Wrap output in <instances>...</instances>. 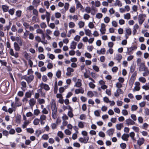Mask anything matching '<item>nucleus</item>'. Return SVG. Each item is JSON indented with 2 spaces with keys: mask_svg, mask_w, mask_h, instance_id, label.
<instances>
[{
  "mask_svg": "<svg viewBox=\"0 0 149 149\" xmlns=\"http://www.w3.org/2000/svg\"><path fill=\"white\" fill-rule=\"evenodd\" d=\"M74 1L76 4V8L77 9L80 8V10H81L84 9L80 2L78 0H74Z\"/></svg>",
  "mask_w": 149,
  "mask_h": 149,
  "instance_id": "8",
  "label": "nucleus"
},
{
  "mask_svg": "<svg viewBox=\"0 0 149 149\" xmlns=\"http://www.w3.org/2000/svg\"><path fill=\"white\" fill-rule=\"evenodd\" d=\"M67 71L66 75L70 76L71 75V73L74 72V70L72 68L69 67L67 68Z\"/></svg>",
  "mask_w": 149,
  "mask_h": 149,
  "instance_id": "12",
  "label": "nucleus"
},
{
  "mask_svg": "<svg viewBox=\"0 0 149 149\" xmlns=\"http://www.w3.org/2000/svg\"><path fill=\"white\" fill-rule=\"evenodd\" d=\"M138 108V107L136 105H133L131 107V110L132 111H136Z\"/></svg>",
  "mask_w": 149,
  "mask_h": 149,
  "instance_id": "62",
  "label": "nucleus"
},
{
  "mask_svg": "<svg viewBox=\"0 0 149 149\" xmlns=\"http://www.w3.org/2000/svg\"><path fill=\"white\" fill-rule=\"evenodd\" d=\"M29 31L26 30V31L24 33L23 35V38L24 39H26L27 38V36L29 34Z\"/></svg>",
  "mask_w": 149,
  "mask_h": 149,
  "instance_id": "39",
  "label": "nucleus"
},
{
  "mask_svg": "<svg viewBox=\"0 0 149 149\" xmlns=\"http://www.w3.org/2000/svg\"><path fill=\"white\" fill-rule=\"evenodd\" d=\"M46 116L43 114H42L40 116L39 119L40 120H46Z\"/></svg>",
  "mask_w": 149,
  "mask_h": 149,
  "instance_id": "54",
  "label": "nucleus"
},
{
  "mask_svg": "<svg viewBox=\"0 0 149 149\" xmlns=\"http://www.w3.org/2000/svg\"><path fill=\"white\" fill-rule=\"evenodd\" d=\"M77 45V43L74 41L72 42L70 47V48L72 49H74Z\"/></svg>",
  "mask_w": 149,
  "mask_h": 149,
  "instance_id": "18",
  "label": "nucleus"
},
{
  "mask_svg": "<svg viewBox=\"0 0 149 149\" xmlns=\"http://www.w3.org/2000/svg\"><path fill=\"white\" fill-rule=\"evenodd\" d=\"M116 127L117 130H120L121 128L123 127V124H117L116 125Z\"/></svg>",
  "mask_w": 149,
  "mask_h": 149,
  "instance_id": "43",
  "label": "nucleus"
},
{
  "mask_svg": "<svg viewBox=\"0 0 149 149\" xmlns=\"http://www.w3.org/2000/svg\"><path fill=\"white\" fill-rule=\"evenodd\" d=\"M9 53L11 55L14 56L15 57L17 58L18 56V54L16 52L15 54L13 49L11 48L10 49Z\"/></svg>",
  "mask_w": 149,
  "mask_h": 149,
  "instance_id": "17",
  "label": "nucleus"
},
{
  "mask_svg": "<svg viewBox=\"0 0 149 149\" xmlns=\"http://www.w3.org/2000/svg\"><path fill=\"white\" fill-rule=\"evenodd\" d=\"M146 17L145 15L141 14L139 15L138 16V21L139 24H141L145 20Z\"/></svg>",
  "mask_w": 149,
  "mask_h": 149,
  "instance_id": "4",
  "label": "nucleus"
},
{
  "mask_svg": "<svg viewBox=\"0 0 149 149\" xmlns=\"http://www.w3.org/2000/svg\"><path fill=\"white\" fill-rule=\"evenodd\" d=\"M69 17L70 20H73L75 22L78 20L79 19L78 16L77 15H70Z\"/></svg>",
  "mask_w": 149,
  "mask_h": 149,
  "instance_id": "13",
  "label": "nucleus"
},
{
  "mask_svg": "<svg viewBox=\"0 0 149 149\" xmlns=\"http://www.w3.org/2000/svg\"><path fill=\"white\" fill-rule=\"evenodd\" d=\"M2 8L3 11L5 12H7L8 9V7L6 5L2 6Z\"/></svg>",
  "mask_w": 149,
  "mask_h": 149,
  "instance_id": "49",
  "label": "nucleus"
},
{
  "mask_svg": "<svg viewBox=\"0 0 149 149\" xmlns=\"http://www.w3.org/2000/svg\"><path fill=\"white\" fill-rule=\"evenodd\" d=\"M95 6L96 7H99L100 5V2L98 0H97L95 1Z\"/></svg>",
  "mask_w": 149,
  "mask_h": 149,
  "instance_id": "55",
  "label": "nucleus"
},
{
  "mask_svg": "<svg viewBox=\"0 0 149 149\" xmlns=\"http://www.w3.org/2000/svg\"><path fill=\"white\" fill-rule=\"evenodd\" d=\"M114 5L116 6H118L119 7H121L122 6V4L120 1L116 0L114 4Z\"/></svg>",
  "mask_w": 149,
  "mask_h": 149,
  "instance_id": "29",
  "label": "nucleus"
},
{
  "mask_svg": "<svg viewBox=\"0 0 149 149\" xmlns=\"http://www.w3.org/2000/svg\"><path fill=\"white\" fill-rule=\"evenodd\" d=\"M144 113L146 116L149 115V109L148 108H146L144 110Z\"/></svg>",
  "mask_w": 149,
  "mask_h": 149,
  "instance_id": "64",
  "label": "nucleus"
},
{
  "mask_svg": "<svg viewBox=\"0 0 149 149\" xmlns=\"http://www.w3.org/2000/svg\"><path fill=\"white\" fill-rule=\"evenodd\" d=\"M40 0H33L32 2V4L34 5L38 6L40 3Z\"/></svg>",
  "mask_w": 149,
  "mask_h": 149,
  "instance_id": "42",
  "label": "nucleus"
},
{
  "mask_svg": "<svg viewBox=\"0 0 149 149\" xmlns=\"http://www.w3.org/2000/svg\"><path fill=\"white\" fill-rule=\"evenodd\" d=\"M16 108H15L14 107H13V108H9L8 110V111L10 113H12L13 111H15L16 110Z\"/></svg>",
  "mask_w": 149,
  "mask_h": 149,
  "instance_id": "38",
  "label": "nucleus"
},
{
  "mask_svg": "<svg viewBox=\"0 0 149 149\" xmlns=\"http://www.w3.org/2000/svg\"><path fill=\"white\" fill-rule=\"evenodd\" d=\"M32 95V92L30 91L26 92L25 94V96L26 98L30 97Z\"/></svg>",
  "mask_w": 149,
  "mask_h": 149,
  "instance_id": "34",
  "label": "nucleus"
},
{
  "mask_svg": "<svg viewBox=\"0 0 149 149\" xmlns=\"http://www.w3.org/2000/svg\"><path fill=\"white\" fill-rule=\"evenodd\" d=\"M122 58V56L120 54H116L115 57V59L118 61V62H120Z\"/></svg>",
  "mask_w": 149,
  "mask_h": 149,
  "instance_id": "21",
  "label": "nucleus"
},
{
  "mask_svg": "<svg viewBox=\"0 0 149 149\" xmlns=\"http://www.w3.org/2000/svg\"><path fill=\"white\" fill-rule=\"evenodd\" d=\"M143 71H144V72L143 73V76L144 77H146L148 75H149V70H148V68L145 70H143Z\"/></svg>",
  "mask_w": 149,
  "mask_h": 149,
  "instance_id": "30",
  "label": "nucleus"
},
{
  "mask_svg": "<svg viewBox=\"0 0 149 149\" xmlns=\"http://www.w3.org/2000/svg\"><path fill=\"white\" fill-rule=\"evenodd\" d=\"M87 95L88 96L90 97H92L94 96L93 92L91 91H88L87 93Z\"/></svg>",
  "mask_w": 149,
  "mask_h": 149,
  "instance_id": "53",
  "label": "nucleus"
},
{
  "mask_svg": "<svg viewBox=\"0 0 149 149\" xmlns=\"http://www.w3.org/2000/svg\"><path fill=\"white\" fill-rule=\"evenodd\" d=\"M135 80L131 78L130 79L129 81V84L131 87H132Z\"/></svg>",
  "mask_w": 149,
  "mask_h": 149,
  "instance_id": "52",
  "label": "nucleus"
},
{
  "mask_svg": "<svg viewBox=\"0 0 149 149\" xmlns=\"http://www.w3.org/2000/svg\"><path fill=\"white\" fill-rule=\"evenodd\" d=\"M37 101L40 104H44L45 102V100L43 99L39 98L38 99Z\"/></svg>",
  "mask_w": 149,
  "mask_h": 149,
  "instance_id": "37",
  "label": "nucleus"
},
{
  "mask_svg": "<svg viewBox=\"0 0 149 149\" xmlns=\"http://www.w3.org/2000/svg\"><path fill=\"white\" fill-rule=\"evenodd\" d=\"M139 67V70L140 72L143 71V70L147 69V68L145 66L144 63H142L140 65H138Z\"/></svg>",
  "mask_w": 149,
  "mask_h": 149,
  "instance_id": "10",
  "label": "nucleus"
},
{
  "mask_svg": "<svg viewBox=\"0 0 149 149\" xmlns=\"http://www.w3.org/2000/svg\"><path fill=\"white\" fill-rule=\"evenodd\" d=\"M91 8L90 7H86L85 8V11L88 13H89L91 12Z\"/></svg>",
  "mask_w": 149,
  "mask_h": 149,
  "instance_id": "58",
  "label": "nucleus"
},
{
  "mask_svg": "<svg viewBox=\"0 0 149 149\" xmlns=\"http://www.w3.org/2000/svg\"><path fill=\"white\" fill-rule=\"evenodd\" d=\"M125 124L127 125H135V123L130 118L127 119L125 120Z\"/></svg>",
  "mask_w": 149,
  "mask_h": 149,
  "instance_id": "6",
  "label": "nucleus"
},
{
  "mask_svg": "<svg viewBox=\"0 0 149 149\" xmlns=\"http://www.w3.org/2000/svg\"><path fill=\"white\" fill-rule=\"evenodd\" d=\"M76 8L74 6L71 7L69 9V12L72 13H75L76 11Z\"/></svg>",
  "mask_w": 149,
  "mask_h": 149,
  "instance_id": "33",
  "label": "nucleus"
},
{
  "mask_svg": "<svg viewBox=\"0 0 149 149\" xmlns=\"http://www.w3.org/2000/svg\"><path fill=\"white\" fill-rule=\"evenodd\" d=\"M76 31L74 29H71L68 31V33L67 35V36L68 37H70L72 33H75Z\"/></svg>",
  "mask_w": 149,
  "mask_h": 149,
  "instance_id": "31",
  "label": "nucleus"
},
{
  "mask_svg": "<svg viewBox=\"0 0 149 149\" xmlns=\"http://www.w3.org/2000/svg\"><path fill=\"white\" fill-rule=\"evenodd\" d=\"M6 83H3L1 86V89L3 92H5L6 91L7 87L5 86Z\"/></svg>",
  "mask_w": 149,
  "mask_h": 149,
  "instance_id": "22",
  "label": "nucleus"
},
{
  "mask_svg": "<svg viewBox=\"0 0 149 149\" xmlns=\"http://www.w3.org/2000/svg\"><path fill=\"white\" fill-rule=\"evenodd\" d=\"M38 58L40 60H43L45 58V57L44 54H41L38 55Z\"/></svg>",
  "mask_w": 149,
  "mask_h": 149,
  "instance_id": "59",
  "label": "nucleus"
},
{
  "mask_svg": "<svg viewBox=\"0 0 149 149\" xmlns=\"http://www.w3.org/2000/svg\"><path fill=\"white\" fill-rule=\"evenodd\" d=\"M126 33L125 34V36L126 39L128 38V36L131 34L132 31L131 29L129 28H127L125 29Z\"/></svg>",
  "mask_w": 149,
  "mask_h": 149,
  "instance_id": "7",
  "label": "nucleus"
},
{
  "mask_svg": "<svg viewBox=\"0 0 149 149\" xmlns=\"http://www.w3.org/2000/svg\"><path fill=\"white\" fill-rule=\"evenodd\" d=\"M106 52V49L104 48H101L100 50H97V53L99 54H104Z\"/></svg>",
  "mask_w": 149,
  "mask_h": 149,
  "instance_id": "20",
  "label": "nucleus"
},
{
  "mask_svg": "<svg viewBox=\"0 0 149 149\" xmlns=\"http://www.w3.org/2000/svg\"><path fill=\"white\" fill-rule=\"evenodd\" d=\"M144 142V139L143 138H139L137 141V143L139 145L138 146H140Z\"/></svg>",
  "mask_w": 149,
  "mask_h": 149,
  "instance_id": "23",
  "label": "nucleus"
},
{
  "mask_svg": "<svg viewBox=\"0 0 149 149\" xmlns=\"http://www.w3.org/2000/svg\"><path fill=\"white\" fill-rule=\"evenodd\" d=\"M40 87L41 88L44 89L46 91H48L50 89V87L48 85L42 83L40 84Z\"/></svg>",
  "mask_w": 149,
  "mask_h": 149,
  "instance_id": "11",
  "label": "nucleus"
},
{
  "mask_svg": "<svg viewBox=\"0 0 149 149\" xmlns=\"http://www.w3.org/2000/svg\"><path fill=\"white\" fill-rule=\"evenodd\" d=\"M30 123V122L29 120H26V121H25L24 122L23 124L22 125V127L24 129L26 128Z\"/></svg>",
  "mask_w": 149,
  "mask_h": 149,
  "instance_id": "26",
  "label": "nucleus"
},
{
  "mask_svg": "<svg viewBox=\"0 0 149 149\" xmlns=\"http://www.w3.org/2000/svg\"><path fill=\"white\" fill-rule=\"evenodd\" d=\"M72 80L75 82L74 86L77 88H79L82 86V80L80 79H77L76 77H74L72 78Z\"/></svg>",
  "mask_w": 149,
  "mask_h": 149,
  "instance_id": "2",
  "label": "nucleus"
},
{
  "mask_svg": "<svg viewBox=\"0 0 149 149\" xmlns=\"http://www.w3.org/2000/svg\"><path fill=\"white\" fill-rule=\"evenodd\" d=\"M68 26L70 28H73L75 27V24L74 22H71L68 23Z\"/></svg>",
  "mask_w": 149,
  "mask_h": 149,
  "instance_id": "40",
  "label": "nucleus"
},
{
  "mask_svg": "<svg viewBox=\"0 0 149 149\" xmlns=\"http://www.w3.org/2000/svg\"><path fill=\"white\" fill-rule=\"evenodd\" d=\"M124 18L125 19H129L130 18L131 16L130 13H127L124 15Z\"/></svg>",
  "mask_w": 149,
  "mask_h": 149,
  "instance_id": "41",
  "label": "nucleus"
},
{
  "mask_svg": "<svg viewBox=\"0 0 149 149\" xmlns=\"http://www.w3.org/2000/svg\"><path fill=\"white\" fill-rule=\"evenodd\" d=\"M51 107L52 110V116L53 118L55 119L56 118L57 113V108L56 107V103L55 101L52 99L50 103Z\"/></svg>",
  "mask_w": 149,
  "mask_h": 149,
  "instance_id": "1",
  "label": "nucleus"
},
{
  "mask_svg": "<svg viewBox=\"0 0 149 149\" xmlns=\"http://www.w3.org/2000/svg\"><path fill=\"white\" fill-rule=\"evenodd\" d=\"M15 9L14 8L10 9L8 10V13L11 15H13L14 13Z\"/></svg>",
  "mask_w": 149,
  "mask_h": 149,
  "instance_id": "46",
  "label": "nucleus"
},
{
  "mask_svg": "<svg viewBox=\"0 0 149 149\" xmlns=\"http://www.w3.org/2000/svg\"><path fill=\"white\" fill-rule=\"evenodd\" d=\"M21 116L20 115H18L16 117V121L17 123H19L20 122Z\"/></svg>",
  "mask_w": 149,
  "mask_h": 149,
  "instance_id": "56",
  "label": "nucleus"
},
{
  "mask_svg": "<svg viewBox=\"0 0 149 149\" xmlns=\"http://www.w3.org/2000/svg\"><path fill=\"white\" fill-rule=\"evenodd\" d=\"M55 17L56 18H59L61 17V14L58 12H56L55 13Z\"/></svg>",
  "mask_w": 149,
  "mask_h": 149,
  "instance_id": "50",
  "label": "nucleus"
},
{
  "mask_svg": "<svg viewBox=\"0 0 149 149\" xmlns=\"http://www.w3.org/2000/svg\"><path fill=\"white\" fill-rule=\"evenodd\" d=\"M44 5L46 6L47 9H48L50 5V3L49 1H45L44 2Z\"/></svg>",
  "mask_w": 149,
  "mask_h": 149,
  "instance_id": "48",
  "label": "nucleus"
},
{
  "mask_svg": "<svg viewBox=\"0 0 149 149\" xmlns=\"http://www.w3.org/2000/svg\"><path fill=\"white\" fill-rule=\"evenodd\" d=\"M23 25L25 27V29H28L29 27V24L25 22H24Z\"/></svg>",
  "mask_w": 149,
  "mask_h": 149,
  "instance_id": "60",
  "label": "nucleus"
},
{
  "mask_svg": "<svg viewBox=\"0 0 149 149\" xmlns=\"http://www.w3.org/2000/svg\"><path fill=\"white\" fill-rule=\"evenodd\" d=\"M137 47L136 46H134L132 47H131L127 48V53L129 55L135 49H136Z\"/></svg>",
  "mask_w": 149,
  "mask_h": 149,
  "instance_id": "14",
  "label": "nucleus"
},
{
  "mask_svg": "<svg viewBox=\"0 0 149 149\" xmlns=\"http://www.w3.org/2000/svg\"><path fill=\"white\" fill-rule=\"evenodd\" d=\"M88 85L89 87L92 89L94 88L95 86V85L93 83V82H89Z\"/></svg>",
  "mask_w": 149,
  "mask_h": 149,
  "instance_id": "51",
  "label": "nucleus"
},
{
  "mask_svg": "<svg viewBox=\"0 0 149 149\" xmlns=\"http://www.w3.org/2000/svg\"><path fill=\"white\" fill-rule=\"evenodd\" d=\"M78 25L79 28H82L84 26L85 23L82 21H80L78 22Z\"/></svg>",
  "mask_w": 149,
  "mask_h": 149,
  "instance_id": "24",
  "label": "nucleus"
},
{
  "mask_svg": "<svg viewBox=\"0 0 149 149\" xmlns=\"http://www.w3.org/2000/svg\"><path fill=\"white\" fill-rule=\"evenodd\" d=\"M114 132V129H111L108 130L107 132V133L109 136L112 135Z\"/></svg>",
  "mask_w": 149,
  "mask_h": 149,
  "instance_id": "32",
  "label": "nucleus"
},
{
  "mask_svg": "<svg viewBox=\"0 0 149 149\" xmlns=\"http://www.w3.org/2000/svg\"><path fill=\"white\" fill-rule=\"evenodd\" d=\"M14 49L16 51H19L20 50V47L17 43L14 42Z\"/></svg>",
  "mask_w": 149,
  "mask_h": 149,
  "instance_id": "28",
  "label": "nucleus"
},
{
  "mask_svg": "<svg viewBox=\"0 0 149 149\" xmlns=\"http://www.w3.org/2000/svg\"><path fill=\"white\" fill-rule=\"evenodd\" d=\"M22 11L20 10H17L16 12L15 15L17 17H20L21 15Z\"/></svg>",
  "mask_w": 149,
  "mask_h": 149,
  "instance_id": "35",
  "label": "nucleus"
},
{
  "mask_svg": "<svg viewBox=\"0 0 149 149\" xmlns=\"http://www.w3.org/2000/svg\"><path fill=\"white\" fill-rule=\"evenodd\" d=\"M106 25L104 23H102L101 25V28L100 30L102 34H104L105 33L106 31Z\"/></svg>",
  "mask_w": 149,
  "mask_h": 149,
  "instance_id": "9",
  "label": "nucleus"
},
{
  "mask_svg": "<svg viewBox=\"0 0 149 149\" xmlns=\"http://www.w3.org/2000/svg\"><path fill=\"white\" fill-rule=\"evenodd\" d=\"M15 104L16 106L19 107L22 105V103L19 101V98L17 97H16L15 99Z\"/></svg>",
  "mask_w": 149,
  "mask_h": 149,
  "instance_id": "15",
  "label": "nucleus"
},
{
  "mask_svg": "<svg viewBox=\"0 0 149 149\" xmlns=\"http://www.w3.org/2000/svg\"><path fill=\"white\" fill-rule=\"evenodd\" d=\"M85 34L86 36H90L91 34V31L88 29H85Z\"/></svg>",
  "mask_w": 149,
  "mask_h": 149,
  "instance_id": "36",
  "label": "nucleus"
},
{
  "mask_svg": "<svg viewBox=\"0 0 149 149\" xmlns=\"http://www.w3.org/2000/svg\"><path fill=\"white\" fill-rule=\"evenodd\" d=\"M84 92V89L82 88H81L79 89H77L75 90V93L76 94H78L79 93L83 94Z\"/></svg>",
  "mask_w": 149,
  "mask_h": 149,
  "instance_id": "19",
  "label": "nucleus"
},
{
  "mask_svg": "<svg viewBox=\"0 0 149 149\" xmlns=\"http://www.w3.org/2000/svg\"><path fill=\"white\" fill-rule=\"evenodd\" d=\"M129 135L127 134H124L122 136V139L125 141H127Z\"/></svg>",
  "mask_w": 149,
  "mask_h": 149,
  "instance_id": "27",
  "label": "nucleus"
},
{
  "mask_svg": "<svg viewBox=\"0 0 149 149\" xmlns=\"http://www.w3.org/2000/svg\"><path fill=\"white\" fill-rule=\"evenodd\" d=\"M89 139V137L88 136H86L84 138L82 137L80 138L79 139V141L81 143L86 144L88 143Z\"/></svg>",
  "mask_w": 149,
  "mask_h": 149,
  "instance_id": "5",
  "label": "nucleus"
},
{
  "mask_svg": "<svg viewBox=\"0 0 149 149\" xmlns=\"http://www.w3.org/2000/svg\"><path fill=\"white\" fill-rule=\"evenodd\" d=\"M129 136L131 138L132 140L134 141H136V139L134 138L135 133L133 132H132L130 133Z\"/></svg>",
  "mask_w": 149,
  "mask_h": 149,
  "instance_id": "45",
  "label": "nucleus"
},
{
  "mask_svg": "<svg viewBox=\"0 0 149 149\" xmlns=\"http://www.w3.org/2000/svg\"><path fill=\"white\" fill-rule=\"evenodd\" d=\"M36 103V100L34 98L31 99L29 101V104L31 108Z\"/></svg>",
  "mask_w": 149,
  "mask_h": 149,
  "instance_id": "16",
  "label": "nucleus"
},
{
  "mask_svg": "<svg viewBox=\"0 0 149 149\" xmlns=\"http://www.w3.org/2000/svg\"><path fill=\"white\" fill-rule=\"evenodd\" d=\"M80 36L78 35H77L74 38V39L75 41L77 42H79L80 40Z\"/></svg>",
  "mask_w": 149,
  "mask_h": 149,
  "instance_id": "57",
  "label": "nucleus"
},
{
  "mask_svg": "<svg viewBox=\"0 0 149 149\" xmlns=\"http://www.w3.org/2000/svg\"><path fill=\"white\" fill-rule=\"evenodd\" d=\"M110 21V18L108 17H106L104 19V22L106 23H108Z\"/></svg>",
  "mask_w": 149,
  "mask_h": 149,
  "instance_id": "63",
  "label": "nucleus"
},
{
  "mask_svg": "<svg viewBox=\"0 0 149 149\" xmlns=\"http://www.w3.org/2000/svg\"><path fill=\"white\" fill-rule=\"evenodd\" d=\"M40 113V111L38 109H36L34 111V114L36 116H38Z\"/></svg>",
  "mask_w": 149,
  "mask_h": 149,
  "instance_id": "61",
  "label": "nucleus"
},
{
  "mask_svg": "<svg viewBox=\"0 0 149 149\" xmlns=\"http://www.w3.org/2000/svg\"><path fill=\"white\" fill-rule=\"evenodd\" d=\"M57 135L61 139H62L64 137V134L61 131H58L57 133Z\"/></svg>",
  "mask_w": 149,
  "mask_h": 149,
  "instance_id": "25",
  "label": "nucleus"
},
{
  "mask_svg": "<svg viewBox=\"0 0 149 149\" xmlns=\"http://www.w3.org/2000/svg\"><path fill=\"white\" fill-rule=\"evenodd\" d=\"M139 81L142 83H144L146 81V79L143 77H141L139 79Z\"/></svg>",
  "mask_w": 149,
  "mask_h": 149,
  "instance_id": "44",
  "label": "nucleus"
},
{
  "mask_svg": "<svg viewBox=\"0 0 149 149\" xmlns=\"http://www.w3.org/2000/svg\"><path fill=\"white\" fill-rule=\"evenodd\" d=\"M23 77V78L26 81L28 84L31 83L34 78V76L32 74H31L29 76H24Z\"/></svg>",
  "mask_w": 149,
  "mask_h": 149,
  "instance_id": "3",
  "label": "nucleus"
},
{
  "mask_svg": "<svg viewBox=\"0 0 149 149\" xmlns=\"http://www.w3.org/2000/svg\"><path fill=\"white\" fill-rule=\"evenodd\" d=\"M40 120L39 119L36 118L33 121V124L35 125H37L39 124Z\"/></svg>",
  "mask_w": 149,
  "mask_h": 149,
  "instance_id": "47",
  "label": "nucleus"
}]
</instances>
